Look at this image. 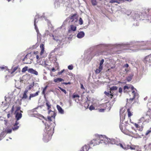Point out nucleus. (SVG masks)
<instances>
[{"label": "nucleus", "mask_w": 151, "mask_h": 151, "mask_svg": "<svg viewBox=\"0 0 151 151\" xmlns=\"http://www.w3.org/2000/svg\"><path fill=\"white\" fill-rule=\"evenodd\" d=\"M20 126V125L18 126L14 124L13 126L12 127V130L14 131L17 130L19 129Z\"/></svg>", "instance_id": "nucleus-31"}, {"label": "nucleus", "mask_w": 151, "mask_h": 151, "mask_svg": "<svg viewBox=\"0 0 151 151\" xmlns=\"http://www.w3.org/2000/svg\"><path fill=\"white\" fill-rule=\"evenodd\" d=\"M44 35L45 36L49 35L50 37H52V39L59 44V45H58L59 47H60L61 46L63 45V43L62 42L63 40L62 38L60 37H58L53 35L51 34L49 30H46Z\"/></svg>", "instance_id": "nucleus-4"}, {"label": "nucleus", "mask_w": 151, "mask_h": 151, "mask_svg": "<svg viewBox=\"0 0 151 151\" xmlns=\"http://www.w3.org/2000/svg\"><path fill=\"white\" fill-rule=\"evenodd\" d=\"M146 121H145V118L144 117H142L139 120L138 122L139 123H140V124H143V123Z\"/></svg>", "instance_id": "nucleus-27"}, {"label": "nucleus", "mask_w": 151, "mask_h": 151, "mask_svg": "<svg viewBox=\"0 0 151 151\" xmlns=\"http://www.w3.org/2000/svg\"><path fill=\"white\" fill-rule=\"evenodd\" d=\"M39 18H40L39 17V15L38 14L36 15L35 16V20H34V26H35V29L36 30V31L37 33V36L38 38L39 37H40V36H41V35L40 34V33L39 32V30L38 29V27L37 26V25L36 24V23L38 22V19Z\"/></svg>", "instance_id": "nucleus-8"}, {"label": "nucleus", "mask_w": 151, "mask_h": 151, "mask_svg": "<svg viewBox=\"0 0 151 151\" xmlns=\"http://www.w3.org/2000/svg\"><path fill=\"white\" fill-rule=\"evenodd\" d=\"M83 20L81 18H80L79 19V24L80 25H82L83 24Z\"/></svg>", "instance_id": "nucleus-47"}, {"label": "nucleus", "mask_w": 151, "mask_h": 151, "mask_svg": "<svg viewBox=\"0 0 151 151\" xmlns=\"http://www.w3.org/2000/svg\"><path fill=\"white\" fill-rule=\"evenodd\" d=\"M40 47L41 49L40 54L41 55H42L44 52V45L43 44H41L40 45Z\"/></svg>", "instance_id": "nucleus-28"}, {"label": "nucleus", "mask_w": 151, "mask_h": 151, "mask_svg": "<svg viewBox=\"0 0 151 151\" xmlns=\"http://www.w3.org/2000/svg\"><path fill=\"white\" fill-rule=\"evenodd\" d=\"M104 59H102L100 61V62L99 63V65H102V64H103V63L104 62Z\"/></svg>", "instance_id": "nucleus-54"}, {"label": "nucleus", "mask_w": 151, "mask_h": 151, "mask_svg": "<svg viewBox=\"0 0 151 151\" xmlns=\"http://www.w3.org/2000/svg\"><path fill=\"white\" fill-rule=\"evenodd\" d=\"M98 135H96V139H94L91 141L90 143V145H93V146H94L101 143L100 140L98 139Z\"/></svg>", "instance_id": "nucleus-10"}, {"label": "nucleus", "mask_w": 151, "mask_h": 151, "mask_svg": "<svg viewBox=\"0 0 151 151\" xmlns=\"http://www.w3.org/2000/svg\"><path fill=\"white\" fill-rule=\"evenodd\" d=\"M19 120H17V119H16V120L15 122V123L14 124L15 125H19V122L18 121Z\"/></svg>", "instance_id": "nucleus-49"}, {"label": "nucleus", "mask_w": 151, "mask_h": 151, "mask_svg": "<svg viewBox=\"0 0 151 151\" xmlns=\"http://www.w3.org/2000/svg\"><path fill=\"white\" fill-rule=\"evenodd\" d=\"M85 35L84 32L81 31L79 32L77 35V37L78 38H81L83 37Z\"/></svg>", "instance_id": "nucleus-20"}, {"label": "nucleus", "mask_w": 151, "mask_h": 151, "mask_svg": "<svg viewBox=\"0 0 151 151\" xmlns=\"http://www.w3.org/2000/svg\"><path fill=\"white\" fill-rule=\"evenodd\" d=\"M114 45L111 44H100L94 47V49L98 50L95 55L98 56L101 55H106L108 54L107 51L113 47Z\"/></svg>", "instance_id": "nucleus-3"}, {"label": "nucleus", "mask_w": 151, "mask_h": 151, "mask_svg": "<svg viewBox=\"0 0 151 151\" xmlns=\"http://www.w3.org/2000/svg\"><path fill=\"white\" fill-rule=\"evenodd\" d=\"M118 142L116 141L115 139H110L109 141V144H111L112 145H116L118 144Z\"/></svg>", "instance_id": "nucleus-22"}, {"label": "nucleus", "mask_w": 151, "mask_h": 151, "mask_svg": "<svg viewBox=\"0 0 151 151\" xmlns=\"http://www.w3.org/2000/svg\"><path fill=\"white\" fill-rule=\"evenodd\" d=\"M128 67H129V65L128 64H126L124 66V67H126L127 68H128Z\"/></svg>", "instance_id": "nucleus-64"}, {"label": "nucleus", "mask_w": 151, "mask_h": 151, "mask_svg": "<svg viewBox=\"0 0 151 151\" xmlns=\"http://www.w3.org/2000/svg\"><path fill=\"white\" fill-rule=\"evenodd\" d=\"M145 60L147 62H150L151 61V54L146 57L145 58Z\"/></svg>", "instance_id": "nucleus-29"}, {"label": "nucleus", "mask_w": 151, "mask_h": 151, "mask_svg": "<svg viewBox=\"0 0 151 151\" xmlns=\"http://www.w3.org/2000/svg\"><path fill=\"white\" fill-rule=\"evenodd\" d=\"M57 108L59 113L62 114H64V110L59 105H57Z\"/></svg>", "instance_id": "nucleus-23"}, {"label": "nucleus", "mask_w": 151, "mask_h": 151, "mask_svg": "<svg viewBox=\"0 0 151 151\" xmlns=\"http://www.w3.org/2000/svg\"><path fill=\"white\" fill-rule=\"evenodd\" d=\"M89 109L90 110H92L94 109H95V107L92 105H91L89 107Z\"/></svg>", "instance_id": "nucleus-52"}, {"label": "nucleus", "mask_w": 151, "mask_h": 151, "mask_svg": "<svg viewBox=\"0 0 151 151\" xmlns=\"http://www.w3.org/2000/svg\"><path fill=\"white\" fill-rule=\"evenodd\" d=\"M28 72L31 74H35L36 75H38V72L32 68L29 69L28 70Z\"/></svg>", "instance_id": "nucleus-18"}, {"label": "nucleus", "mask_w": 151, "mask_h": 151, "mask_svg": "<svg viewBox=\"0 0 151 151\" xmlns=\"http://www.w3.org/2000/svg\"><path fill=\"white\" fill-rule=\"evenodd\" d=\"M18 66H16L14 67L13 68H12V70H11L10 71H9V72L11 74H12L14 73L18 68Z\"/></svg>", "instance_id": "nucleus-37"}, {"label": "nucleus", "mask_w": 151, "mask_h": 151, "mask_svg": "<svg viewBox=\"0 0 151 151\" xmlns=\"http://www.w3.org/2000/svg\"><path fill=\"white\" fill-rule=\"evenodd\" d=\"M98 139L100 140L101 143H104L105 145L109 144L110 138H108L105 136L98 135Z\"/></svg>", "instance_id": "nucleus-6"}, {"label": "nucleus", "mask_w": 151, "mask_h": 151, "mask_svg": "<svg viewBox=\"0 0 151 151\" xmlns=\"http://www.w3.org/2000/svg\"><path fill=\"white\" fill-rule=\"evenodd\" d=\"M79 97H80L78 95H77V94H76V95L73 94V98H79Z\"/></svg>", "instance_id": "nucleus-50"}, {"label": "nucleus", "mask_w": 151, "mask_h": 151, "mask_svg": "<svg viewBox=\"0 0 151 151\" xmlns=\"http://www.w3.org/2000/svg\"><path fill=\"white\" fill-rule=\"evenodd\" d=\"M124 123L126 125V126H127V124H128V122L127 121H124Z\"/></svg>", "instance_id": "nucleus-63"}, {"label": "nucleus", "mask_w": 151, "mask_h": 151, "mask_svg": "<svg viewBox=\"0 0 151 151\" xmlns=\"http://www.w3.org/2000/svg\"><path fill=\"white\" fill-rule=\"evenodd\" d=\"M12 130V129H11L9 128H7L5 129L4 131L6 134H10L11 133Z\"/></svg>", "instance_id": "nucleus-32"}, {"label": "nucleus", "mask_w": 151, "mask_h": 151, "mask_svg": "<svg viewBox=\"0 0 151 151\" xmlns=\"http://www.w3.org/2000/svg\"><path fill=\"white\" fill-rule=\"evenodd\" d=\"M117 88V87L116 86H113L111 87L110 88V93H111V91L116 90Z\"/></svg>", "instance_id": "nucleus-38"}, {"label": "nucleus", "mask_w": 151, "mask_h": 151, "mask_svg": "<svg viewBox=\"0 0 151 151\" xmlns=\"http://www.w3.org/2000/svg\"><path fill=\"white\" fill-rule=\"evenodd\" d=\"M40 93V91H38L36 92L35 93H31L30 94V96L29 98L28 99V101H30L31 100V98H32L35 97L36 96L38 95L39 93Z\"/></svg>", "instance_id": "nucleus-17"}, {"label": "nucleus", "mask_w": 151, "mask_h": 151, "mask_svg": "<svg viewBox=\"0 0 151 151\" xmlns=\"http://www.w3.org/2000/svg\"><path fill=\"white\" fill-rule=\"evenodd\" d=\"M149 43L148 42H140L139 43H137L136 45H139V46H149L150 45H149Z\"/></svg>", "instance_id": "nucleus-21"}, {"label": "nucleus", "mask_w": 151, "mask_h": 151, "mask_svg": "<svg viewBox=\"0 0 151 151\" xmlns=\"http://www.w3.org/2000/svg\"><path fill=\"white\" fill-rule=\"evenodd\" d=\"M49 114L50 116H48V121L45 123V127L44 130V133L43 134V140L45 142H48L51 138L52 136L54 133V127L55 124L54 122L51 123L52 121L51 118L55 119L56 116L55 113L51 110H49Z\"/></svg>", "instance_id": "nucleus-1"}, {"label": "nucleus", "mask_w": 151, "mask_h": 151, "mask_svg": "<svg viewBox=\"0 0 151 151\" xmlns=\"http://www.w3.org/2000/svg\"><path fill=\"white\" fill-rule=\"evenodd\" d=\"M135 126L137 128H139L140 127V128L139 129V130L140 131H141L142 130V129L143 127V125L141 124L140 123H139L138 122V124H134Z\"/></svg>", "instance_id": "nucleus-19"}, {"label": "nucleus", "mask_w": 151, "mask_h": 151, "mask_svg": "<svg viewBox=\"0 0 151 151\" xmlns=\"http://www.w3.org/2000/svg\"><path fill=\"white\" fill-rule=\"evenodd\" d=\"M64 81L63 79L60 78H57L54 80V81L55 83L62 82Z\"/></svg>", "instance_id": "nucleus-30"}, {"label": "nucleus", "mask_w": 151, "mask_h": 151, "mask_svg": "<svg viewBox=\"0 0 151 151\" xmlns=\"http://www.w3.org/2000/svg\"><path fill=\"white\" fill-rule=\"evenodd\" d=\"M21 109V107L20 106H18L17 107L15 112H19V111H20V109Z\"/></svg>", "instance_id": "nucleus-48"}, {"label": "nucleus", "mask_w": 151, "mask_h": 151, "mask_svg": "<svg viewBox=\"0 0 151 151\" xmlns=\"http://www.w3.org/2000/svg\"><path fill=\"white\" fill-rule=\"evenodd\" d=\"M101 70L99 69H96L95 70V72L96 73H99L100 72Z\"/></svg>", "instance_id": "nucleus-51"}, {"label": "nucleus", "mask_w": 151, "mask_h": 151, "mask_svg": "<svg viewBox=\"0 0 151 151\" xmlns=\"http://www.w3.org/2000/svg\"><path fill=\"white\" fill-rule=\"evenodd\" d=\"M90 148V146L89 145H85L82 147L80 151H88L89 149Z\"/></svg>", "instance_id": "nucleus-15"}, {"label": "nucleus", "mask_w": 151, "mask_h": 151, "mask_svg": "<svg viewBox=\"0 0 151 151\" xmlns=\"http://www.w3.org/2000/svg\"><path fill=\"white\" fill-rule=\"evenodd\" d=\"M6 134L5 132L4 131H3L1 133L0 135V141L6 135Z\"/></svg>", "instance_id": "nucleus-26"}, {"label": "nucleus", "mask_w": 151, "mask_h": 151, "mask_svg": "<svg viewBox=\"0 0 151 151\" xmlns=\"http://www.w3.org/2000/svg\"><path fill=\"white\" fill-rule=\"evenodd\" d=\"M72 24L70 26L69 28L68 29V32L69 33H70L72 31H75L76 30V27L75 25V24Z\"/></svg>", "instance_id": "nucleus-13"}, {"label": "nucleus", "mask_w": 151, "mask_h": 151, "mask_svg": "<svg viewBox=\"0 0 151 151\" xmlns=\"http://www.w3.org/2000/svg\"><path fill=\"white\" fill-rule=\"evenodd\" d=\"M129 45L128 44H119L116 45V47L119 49H125L124 47H129Z\"/></svg>", "instance_id": "nucleus-14"}, {"label": "nucleus", "mask_w": 151, "mask_h": 151, "mask_svg": "<svg viewBox=\"0 0 151 151\" xmlns=\"http://www.w3.org/2000/svg\"><path fill=\"white\" fill-rule=\"evenodd\" d=\"M151 133V127L148 130H147L146 132L145 135L146 136H150V133Z\"/></svg>", "instance_id": "nucleus-39"}, {"label": "nucleus", "mask_w": 151, "mask_h": 151, "mask_svg": "<svg viewBox=\"0 0 151 151\" xmlns=\"http://www.w3.org/2000/svg\"><path fill=\"white\" fill-rule=\"evenodd\" d=\"M28 91L27 90H25L24 92V93L23 95V96L22 97V99H25L27 98V93Z\"/></svg>", "instance_id": "nucleus-24"}, {"label": "nucleus", "mask_w": 151, "mask_h": 151, "mask_svg": "<svg viewBox=\"0 0 151 151\" xmlns=\"http://www.w3.org/2000/svg\"><path fill=\"white\" fill-rule=\"evenodd\" d=\"M59 88L65 94L67 92L65 90L63 89V88L60 87H59Z\"/></svg>", "instance_id": "nucleus-45"}, {"label": "nucleus", "mask_w": 151, "mask_h": 151, "mask_svg": "<svg viewBox=\"0 0 151 151\" xmlns=\"http://www.w3.org/2000/svg\"><path fill=\"white\" fill-rule=\"evenodd\" d=\"M84 105L85 108H88L89 106L88 102L87 101H86L84 104Z\"/></svg>", "instance_id": "nucleus-43"}, {"label": "nucleus", "mask_w": 151, "mask_h": 151, "mask_svg": "<svg viewBox=\"0 0 151 151\" xmlns=\"http://www.w3.org/2000/svg\"><path fill=\"white\" fill-rule=\"evenodd\" d=\"M132 16L134 20H136V21H138L140 20L139 16L137 12L132 13Z\"/></svg>", "instance_id": "nucleus-12"}, {"label": "nucleus", "mask_w": 151, "mask_h": 151, "mask_svg": "<svg viewBox=\"0 0 151 151\" xmlns=\"http://www.w3.org/2000/svg\"><path fill=\"white\" fill-rule=\"evenodd\" d=\"M77 21L76 15L74 14L67 18L64 22L65 23L66 22L68 21L69 24H75L77 22Z\"/></svg>", "instance_id": "nucleus-5"}, {"label": "nucleus", "mask_w": 151, "mask_h": 151, "mask_svg": "<svg viewBox=\"0 0 151 151\" xmlns=\"http://www.w3.org/2000/svg\"><path fill=\"white\" fill-rule=\"evenodd\" d=\"M144 148L145 150H151V143H150L148 146L145 145Z\"/></svg>", "instance_id": "nucleus-35"}, {"label": "nucleus", "mask_w": 151, "mask_h": 151, "mask_svg": "<svg viewBox=\"0 0 151 151\" xmlns=\"http://www.w3.org/2000/svg\"><path fill=\"white\" fill-rule=\"evenodd\" d=\"M116 145L119 147L120 148L125 150H127L129 149H130L131 150H134L135 149V146H130L129 145H123L122 144L118 142V144H117Z\"/></svg>", "instance_id": "nucleus-7"}, {"label": "nucleus", "mask_w": 151, "mask_h": 151, "mask_svg": "<svg viewBox=\"0 0 151 151\" xmlns=\"http://www.w3.org/2000/svg\"><path fill=\"white\" fill-rule=\"evenodd\" d=\"M130 88V87H128L127 86H125L124 87V89L125 90L126 89H129Z\"/></svg>", "instance_id": "nucleus-58"}, {"label": "nucleus", "mask_w": 151, "mask_h": 151, "mask_svg": "<svg viewBox=\"0 0 151 151\" xmlns=\"http://www.w3.org/2000/svg\"><path fill=\"white\" fill-rule=\"evenodd\" d=\"M14 111V106H12V107L11 110L10 111L11 113L12 114Z\"/></svg>", "instance_id": "nucleus-56"}, {"label": "nucleus", "mask_w": 151, "mask_h": 151, "mask_svg": "<svg viewBox=\"0 0 151 151\" xmlns=\"http://www.w3.org/2000/svg\"><path fill=\"white\" fill-rule=\"evenodd\" d=\"M127 112L128 113V115L129 117H130L132 115L133 112L130 111V109H127Z\"/></svg>", "instance_id": "nucleus-36"}, {"label": "nucleus", "mask_w": 151, "mask_h": 151, "mask_svg": "<svg viewBox=\"0 0 151 151\" xmlns=\"http://www.w3.org/2000/svg\"><path fill=\"white\" fill-rule=\"evenodd\" d=\"M23 113V111L20 110V112H15V117L16 119L17 120H19L21 118L22 116V113Z\"/></svg>", "instance_id": "nucleus-11"}, {"label": "nucleus", "mask_w": 151, "mask_h": 151, "mask_svg": "<svg viewBox=\"0 0 151 151\" xmlns=\"http://www.w3.org/2000/svg\"><path fill=\"white\" fill-rule=\"evenodd\" d=\"M118 0H110L109 2L110 3H111L117 2Z\"/></svg>", "instance_id": "nucleus-46"}, {"label": "nucleus", "mask_w": 151, "mask_h": 151, "mask_svg": "<svg viewBox=\"0 0 151 151\" xmlns=\"http://www.w3.org/2000/svg\"><path fill=\"white\" fill-rule=\"evenodd\" d=\"M104 93L107 96H108L109 97H110L111 98H112V97L113 96V94L112 93H109V92H107L106 91H105L104 92Z\"/></svg>", "instance_id": "nucleus-34"}, {"label": "nucleus", "mask_w": 151, "mask_h": 151, "mask_svg": "<svg viewBox=\"0 0 151 151\" xmlns=\"http://www.w3.org/2000/svg\"><path fill=\"white\" fill-rule=\"evenodd\" d=\"M81 88L82 89H85V88L82 84H81Z\"/></svg>", "instance_id": "nucleus-62"}, {"label": "nucleus", "mask_w": 151, "mask_h": 151, "mask_svg": "<svg viewBox=\"0 0 151 151\" xmlns=\"http://www.w3.org/2000/svg\"><path fill=\"white\" fill-rule=\"evenodd\" d=\"M92 5L93 6H96L97 4V2L96 0H91Z\"/></svg>", "instance_id": "nucleus-40"}, {"label": "nucleus", "mask_w": 151, "mask_h": 151, "mask_svg": "<svg viewBox=\"0 0 151 151\" xmlns=\"http://www.w3.org/2000/svg\"><path fill=\"white\" fill-rule=\"evenodd\" d=\"M68 68L70 70H72L73 69V66L72 65L68 66Z\"/></svg>", "instance_id": "nucleus-44"}, {"label": "nucleus", "mask_w": 151, "mask_h": 151, "mask_svg": "<svg viewBox=\"0 0 151 151\" xmlns=\"http://www.w3.org/2000/svg\"><path fill=\"white\" fill-rule=\"evenodd\" d=\"M134 75V74L133 73H132L131 74H129L127 78V81L128 82L132 80Z\"/></svg>", "instance_id": "nucleus-25"}, {"label": "nucleus", "mask_w": 151, "mask_h": 151, "mask_svg": "<svg viewBox=\"0 0 151 151\" xmlns=\"http://www.w3.org/2000/svg\"><path fill=\"white\" fill-rule=\"evenodd\" d=\"M104 109H101L99 110V111L100 112H103L104 111Z\"/></svg>", "instance_id": "nucleus-60"}, {"label": "nucleus", "mask_w": 151, "mask_h": 151, "mask_svg": "<svg viewBox=\"0 0 151 151\" xmlns=\"http://www.w3.org/2000/svg\"><path fill=\"white\" fill-rule=\"evenodd\" d=\"M28 67L27 66H25L23 68L22 70V73H24L27 70H28L27 69Z\"/></svg>", "instance_id": "nucleus-42"}, {"label": "nucleus", "mask_w": 151, "mask_h": 151, "mask_svg": "<svg viewBox=\"0 0 151 151\" xmlns=\"http://www.w3.org/2000/svg\"><path fill=\"white\" fill-rule=\"evenodd\" d=\"M131 89L132 90L131 95L133 96L132 98H130L129 100L132 101L135 98H137L138 97V94L137 92V91L135 88H134V87L132 86H131Z\"/></svg>", "instance_id": "nucleus-9"}, {"label": "nucleus", "mask_w": 151, "mask_h": 151, "mask_svg": "<svg viewBox=\"0 0 151 151\" xmlns=\"http://www.w3.org/2000/svg\"><path fill=\"white\" fill-rule=\"evenodd\" d=\"M119 93H121L122 92V89L120 87L119 89Z\"/></svg>", "instance_id": "nucleus-61"}, {"label": "nucleus", "mask_w": 151, "mask_h": 151, "mask_svg": "<svg viewBox=\"0 0 151 151\" xmlns=\"http://www.w3.org/2000/svg\"><path fill=\"white\" fill-rule=\"evenodd\" d=\"M12 113H8V114H7V117L8 118H9L10 117H11L12 116Z\"/></svg>", "instance_id": "nucleus-53"}, {"label": "nucleus", "mask_w": 151, "mask_h": 151, "mask_svg": "<svg viewBox=\"0 0 151 151\" xmlns=\"http://www.w3.org/2000/svg\"><path fill=\"white\" fill-rule=\"evenodd\" d=\"M64 71V69L62 70L61 71L58 72V75H60Z\"/></svg>", "instance_id": "nucleus-59"}, {"label": "nucleus", "mask_w": 151, "mask_h": 151, "mask_svg": "<svg viewBox=\"0 0 151 151\" xmlns=\"http://www.w3.org/2000/svg\"><path fill=\"white\" fill-rule=\"evenodd\" d=\"M34 86V83H33V84H31L27 86V88L25 90H27L28 91V90H30Z\"/></svg>", "instance_id": "nucleus-33"}, {"label": "nucleus", "mask_w": 151, "mask_h": 151, "mask_svg": "<svg viewBox=\"0 0 151 151\" xmlns=\"http://www.w3.org/2000/svg\"><path fill=\"white\" fill-rule=\"evenodd\" d=\"M48 86H45V87L43 88V91L42 92V94L44 95L45 96V91L47 88L48 87Z\"/></svg>", "instance_id": "nucleus-41"}, {"label": "nucleus", "mask_w": 151, "mask_h": 151, "mask_svg": "<svg viewBox=\"0 0 151 151\" xmlns=\"http://www.w3.org/2000/svg\"><path fill=\"white\" fill-rule=\"evenodd\" d=\"M103 68V66L102 65H99V67L98 68V69L101 70Z\"/></svg>", "instance_id": "nucleus-57"}, {"label": "nucleus", "mask_w": 151, "mask_h": 151, "mask_svg": "<svg viewBox=\"0 0 151 151\" xmlns=\"http://www.w3.org/2000/svg\"><path fill=\"white\" fill-rule=\"evenodd\" d=\"M48 25L49 27H50V28L51 29V30H52V25L50 23V22H49L48 23Z\"/></svg>", "instance_id": "nucleus-55"}, {"label": "nucleus", "mask_w": 151, "mask_h": 151, "mask_svg": "<svg viewBox=\"0 0 151 151\" xmlns=\"http://www.w3.org/2000/svg\"><path fill=\"white\" fill-rule=\"evenodd\" d=\"M54 5L55 7L58 8L60 6V3L62 2V0H54Z\"/></svg>", "instance_id": "nucleus-16"}, {"label": "nucleus", "mask_w": 151, "mask_h": 151, "mask_svg": "<svg viewBox=\"0 0 151 151\" xmlns=\"http://www.w3.org/2000/svg\"><path fill=\"white\" fill-rule=\"evenodd\" d=\"M127 112L126 110L124 108H122L120 109V122L121 124L119 125V127L121 131L124 134L128 135L135 138H138L141 137L143 135L142 134H141V133L139 132V134L135 132H133L129 131L126 128L127 126L123 122L125 120V116Z\"/></svg>", "instance_id": "nucleus-2"}]
</instances>
